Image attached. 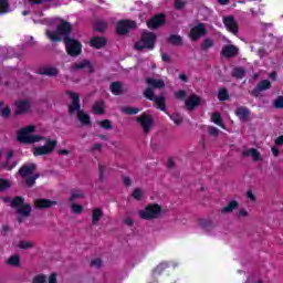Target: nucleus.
Here are the masks:
<instances>
[{"label":"nucleus","instance_id":"obj_1","mask_svg":"<svg viewBox=\"0 0 283 283\" xmlns=\"http://www.w3.org/2000/svg\"><path fill=\"white\" fill-rule=\"evenodd\" d=\"M36 128L34 126H25L18 133V142L24 143L25 145H34V143H40V140H45L43 146H38L34 148V156H50L54 149H56V145L59 142L56 139H50L45 136L41 135H32Z\"/></svg>","mask_w":283,"mask_h":283},{"label":"nucleus","instance_id":"obj_2","mask_svg":"<svg viewBox=\"0 0 283 283\" xmlns=\"http://www.w3.org/2000/svg\"><path fill=\"white\" fill-rule=\"evenodd\" d=\"M48 39H50V41H53V43H59L61 41H63V38L61 36H70V34H72V23L65 21V20H60V23L56 27L55 31H50L46 30L45 32Z\"/></svg>","mask_w":283,"mask_h":283},{"label":"nucleus","instance_id":"obj_3","mask_svg":"<svg viewBox=\"0 0 283 283\" xmlns=\"http://www.w3.org/2000/svg\"><path fill=\"white\" fill-rule=\"evenodd\" d=\"M24 202L25 198L17 196L11 200V207L12 209H15L18 216H21L22 218H30V214L32 213V206Z\"/></svg>","mask_w":283,"mask_h":283},{"label":"nucleus","instance_id":"obj_4","mask_svg":"<svg viewBox=\"0 0 283 283\" xmlns=\"http://www.w3.org/2000/svg\"><path fill=\"white\" fill-rule=\"evenodd\" d=\"M156 48V33L144 32L142 39L135 43V50L142 52V50H154Z\"/></svg>","mask_w":283,"mask_h":283},{"label":"nucleus","instance_id":"obj_5","mask_svg":"<svg viewBox=\"0 0 283 283\" xmlns=\"http://www.w3.org/2000/svg\"><path fill=\"white\" fill-rule=\"evenodd\" d=\"M161 213L163 207L158 203H151L146 206L144 210L139 211V218H142V220H156L160 218Z\"/></svg>","mask_w":283,"mask_h":283},{"label":"nucleus","instance_id":"obj_6","mask_svg":"<svg viewBox=\"0 0 283 283\" xmlns=\"http://www.w3.org/2000/svg\"><path fill=\"white\" fill-rule=\"evenodd\" d=\"M63 41L66 54H69V56H80V54H82L83 44L78 40L73 39L71 36H65L63 38Z\"/></svg>","mask_w":283,"mask_h":283},{"label":"nucleus","instance_id":"obj_7","mask_svg":"<svg viewBox=\"0 0 283 283\" xmlns=\"http://www.w3.org/2000/svg\"><path fill=\"white\" fill-rule=\"evenodd\" d=\"M136 28H138V24L134 20H119L116 25V33L119 34V36H125V34H129V32L136 30Z\"/></svg>","mask_w":283,"mask_h":283},{"label":"nucleus","instance_id":"obj_8","mask_svg":"<svg viewBox=\"0 0 283 283\" xmlns=\"http://www.w3.org/2000/svg\"><path fill=\"white\" fill-rule=\"evenodd\" d=\"M136 123L140 125L145 134H148L151 132V127H154V117L149 114L143 113L136 117Z\"/></svg>","mask_w":283,"mask_h":283},{"label":"nucleus","instance_id":"obj_9","mask_svg":"<svg viewBox=\"0 0 283 283\" xmlns=\"http://www.w3.org/2000/svg\"><path fill=\"white\" fill-rule=\"evenodd\" d=\"M165 23H167V15L165 13H157L147 21V28L149 30H158V28H163Z\"/></svg>","mask_w":283,"mask_h":283},{"label":"nucleus","instance_id":"obj_10","mask_svg":"<svg viewBox=\"0 0 283 283\" xmlns=\"http://www.w3.org/2000/svg\"><path fill=\"white\" fill-rule=\"evenodd\" d=\"M223 25L228 30V32H231V34H234V36L240 32V24L238 21H235V17L233 15H226L222 18Z\"/></svg>","mask_w":283,"mask_h":283},{"label":"nucleus","instance_id":"obj_11","mask_svg":"<svg viewBox=\"0 0 283 283\" xmlns=\"http://www.w3.org/2000/svg\"><path fill=\"white\" fill-rule=\"evenodd\" d=\"M66 96H70V98L72 99L71 105H69L70 114H76V112L78 114V112H83V109H81V97L78 96V94L72 91H66Z\"/></svg>","mask_w":283,"mask_h":283},{"label":"nucleus","instance_id":"obj_12","mask_svg":"<svg viewBox=\"0 0 283 283\" xmlns=\"http://www.w3.org/2000/svg\"><path fill=\"white\" fill-rule=\"evenodd\" d=\"M205 34H207V27L205 23H199L190 30L191 41H198V39H200V36H205Z\"/></svg>","mask_w":283,"mask_h":283},{"label":"nucleus","instance_id":"obj_13","mask_svg":"<svg viewBox=\"0 0 283 283\" xmlns=\"http://www.w3.org/2000/svg\"><path fill=\"white\" fill-rule=\"evenodd\" d=\"M266 90H271V81L262 80L256 84V86L251 91V96L254 98L260 97L261 92H266Z\"/></svg>","mask_w":283,"mask_h":283},{"label":"nucleus","instance_id":"obj_14","mask_svg":"<svg viewBox=\"0 0 283 283\" xmlns=\"http://www.w3.org/2000/svg\"><path fill=\"white\" fill-rule=\"evenodd\" d=\"M87 67L88 74H93L94 66H92V62L90 60H83L82 62L74 63L71 65V72H78V70H85Z\"/></svg>","mask_w":283,"mask_h":283},{"label":"nucleus","instance_id":"obj_15","mask_svg":"<svg viewBox=\"0 0 283 283\" xmlns=\"http://www.w3.org/2000/svg\"><path fill=\"white\" fill-rule=\"evenodd\" d=\"M202 103V98L196 94H191L189 98L185 102V105L189 112H193Z\"/></svg>","mask_w":283,"mask_h":283},{"label":"nucleus","instance_id":"obj_16","mask_svg":"<svg viewBox=\"0 0 283 283\" xmlns=\"http://www.w3.org/2000/svg\"><path fill=\"white\" fill-rule=\"evenodd\" d=\"M239 49L233 44L224 45L221 50V55L226 59H233V56H238Z\"/></svg>","mask_w":283,"mask_h":283},{"label":"nucleus","instance_id":"obj_17","mask_svg":"<svg viewBox=\"0 0 283 283\" xmlns=\"http://www.w3.org/2000/svg\"><path fill=\"white\" fill-rule=\"evenodd\" d=\"M91 48L94 50H103L107 45V39L105 36H93L90 41Z\"/></svg>","mask_w":283,"mask_h":283},{"label":"nucleus","instance_id":"obj_18","mask_svg":"<svg viewBox=\"0 0 283 283\" xmlns=\"http://www.w3.org/2000/svg\"><path fill=\"white\" fill-rule=\"evenodd\" d=\"M34 171H36V164H30V165H22L18 174L22 178H28V176H32Z\"/></svg>","mask_w":283,"mask_h":283},{"label":"nucleus","instance_id":"obj_19","mask_svg":"<svg viewBox=\"0 0 283 283\" xmlns=\"http://www.w3.org/2000/svg\"><path fill=\"white\" fill-rule=\"evenodd\" d=\"M54 205H56V201L50 199L40 198L34 200L35 209H50Z\"/></svg>","mask_w":283,"mask_h":283},{"label":"nucleus","instance_id":"obj_20","mask_svg":"<svg viewBox=\"0 0 283 283\" xmlns=\"http://www.w3.org/2000/svg\"><path fill=\"white\" fill-rule=\"evenodd\" d=\"M17 109H15V115L19 116L21 114H28V112H30L31 109V105L30 102L27 99L23 101H19L17 102Z\"/></svg>","mask_w":283,"mask_h":283},{"label":"nucleus","instance_id":"obj_21","mask_svg":"<svg viewBox=\"0 0 283 283\" xmlns=\"http://www.w3.org/2000/svg\"><path fill=\"white\" fill-rule=\"evenodd\" d=\"M38 74L41 76H59V69L54 66H42L38 70Z\"/></svg>","mask_w":283,"mask_h":283},{"label":"nucleus","instance_id":"obj_22","mask_svg":"<svg viewBox=\"0 0 283 283\" xmlns=\"http://www.w3.org/2000/svg\"><path fill=\"white\" fill-rule=\"evenodd\" d=\"M146 83L148 87H150L151 90H164L166 85L165 80H156L154 77H146Z\"/></svg>","mask_w":283,"mask_h":283},{"label":"nucleus","instance_id":"obj_23","mask_svg":"<svg viewBox=\"0 0 283 283\" xmlns=\"http://www.w3.org/2000/svg\"><path fill=\"white\" fill-rule=\"evenodd\" d=\"M235 116H238L240 120L247 122L251 116V111L247 106H240L235 109Z\"/></svg>","mask_w":283,"mask_h":283},{"label":"nucleus","instance_id":"obj_24","mask_svg":"<svg viewBox=\"0 0 283 283\" xmlns=\"http://www.w3.org/2000/svg\"><path fill=\"white\" fill-rule=\"evenodd\" d=\"M77 118L84 127H92V117L85 113V111H80L77 113Z\"/></svg>","mask_w":283,"mask_h":283},{"label":"nucleus","instance_id":"obj_25","mask_svg":"<svg viewBox=\"0 0 283 283\" xmlns=\"http://www.w3.org/2000/svg\"><path fill=\"white\" fill-rule=\"evenodd\" d=\"M93 114L101 116L105 114V102L103 99L97 101L92 106Z\"/></svg>","mask_w":283,"mask_h":283},{"label":"nucleus","instance_id":"obj_26","mask_svg":"<svg viewBox=\"0 0 283 283\" xmlns=\"http://www.w3.org/2000/svg\"><path fill=\"white\" fill-rule=\"evenodd\" d=\"M242 156L243 158H249V156H251V158H253L255 163L260 161V158H261L260 151H258V149L255 148L243 150Z\"/></svg>","mask_w":283,"mask_h":283},{"label":"nucleus","instance_id":"obj_27","mask_svg":"<svg viewBox=\"0 0 283 283\" xmlns=\"http://www.w3.org/2000/svg\"><path fill=\"white\" fill-rule=\"evenodd\" d=\"M231 76H232V78L242 81V78H244V76H247V70L242 66H235L232 70Z\"/></svg>","mask_w":283,"mask_h":283},{"label":"nucleus","instance_id":"obj_28","mask_svg":"<svg viewBox=\"0 0 283 283\" xmlns=\"http://www.w3.org/2000/svg\"><path fill=\"white\" fill-rule=\"evenodd\" d=\"M109 91L112 94H114V96H120V94H123V82H112Z\"/></svg>","mask_w":283,"mask_h":283},{"label":"nucleus","instance_id":"obj_29","mask_svg":"<svg viewBox=\"0 0 283 283\" xmlns=\"http://www.w3.org/2000/svg\"><path fill=\"white\" fill-rule=\"evenodd\" d=\"M170 264L167 261H164L159 263L154 270H153V275L158 276L163 275L166 269H169Z\"/></svg>","mask_w":283,"mask_h":283},{"label":"nucleus","instance_id":"obj_30","mask_svg":"<svg viewBox=\"0 0 283 283\" xmlns=\"http://www.w3.org/2000/svg\"><path fill=\"white\" fill-rule=\"evenodd\" d=\"M104 212L102 208H95L92 211V224H98L101 222V218H103Z\"/></svg>","mask_w":283,"mask_h":283},{"label":"nucleus","instance_id":"obj_31","mask_svg":"<svg viewBox=\"0 0 283 283\" xmlns=\"http://www.w3.org/2000/svg\"><path fill=\"white\" fill-rule=\"evenodd\" d=\"M154 101L157 109H160L161 112H167V98L165 96L155 97Z\"/></svg>","mask_w":283,"mask_h":283},{"label":"nucleus","instance_id":"obj_32","mask_svg":"<svg viewBox=\"0 0 283 283\" xmlns=\"http://www.w3.org/2000/svg\"><path fill=\"white\" fill-rule=\"evenodd\" d=\"M167 43L169 45L180 46V45H182V36L178 35V34H170V36L167 38Z\"/></svg>","mask_w":283,"mask_h":283},{"label":"nucleus","instance_id":"obj_33","mask_svg":"<svg viewBox=\"0 0 283 283\" xmlns=\"http://www.w3.org/2000/svg\"><path fill=\"white\" fill-rule=\"evenodd\" d=\"M240 207V203L235 200H231L226 207L221 209V213H231L232 211H235Z\"/></svg>","mask_w":283,"mask_h":283},{"label":"nucleus","instance_id":"obj_34","mask_svg":"<svg viewBox=\"0 0 283 283\" xmlns=\"http://www.w3.org/2000/svg\"><path fill=\"white\" fill-rule=\"evenodd\" d=\"M93 29L95 30V32H105V30H107V22L98 19L94 22Z\"/></svg>","mask_w":283,"mask_h":283},{"label":"nucleus","instance_id":"obj_35","mask_svg":"<svg viewBox=\"0 0 283 283\" xmlns=\"http://www.w3.org/2000/svg\"><path fill=\"white\" fill-rule=\"evenodd\" d=\"M7 264H9V266H21V256L19 254L10 256Z\"/></svg>","mask_w":283,"mask_h":283},{"label":"nucleus","instance_id":"obj_36","mask_svg":"<svg viewBox=\"0 0 283 283\" xmlns=\"http://www.w3.org/2000/svg\"><path fill=\"white\" fill-rule=\"evenodd\" d=\"M138 112H140L138 107L126 106L122 108V114H126L127 116H136Z\"/></svg>","mask_w":283,"mask_h":283},{"label":"nucleus","instance_id":"obj_37","mask_svg":"<svg viewBox=\"0 0 283 283\" xmlns=\"http://www.w3.org/2000/svg\"><path fill=\"white\" fill-rule=\"evenodd\" d=\"M211 120L214 123V125L224 128V122L222 120V115L220 113H213L211 115Z\"/></svg>","mask_w":283,"mask_h":283},{"label":"nucleus","instance_id":"obj_38","mask_svg":"<svg viewBox=\"0 0 283 283\" xmlns=\"http://www.w3.org/2000/svg\"><path fill=\"white\" fill-rule=\"evenodd\" d=\"M218 99L221 102L229 101V91L226 87L219 88Z\"/></svg>","mask_w":283,"mask_h":283},{"label":"nucleus","instance_id":"obj_39","mask_svg":"<svg viewBox=\"0 0 283 283\" xmlns=\"http://www.w3.org/2000/svg\"><path fill=\"white\" fill-rule=\"evenodd\" d=\"M10 12V3L8 0H0V14H8Z\"/></svg>","mask_w":283,"mask_h":283},{"label":"nucleus","instance_id":"obj_40","mask_svg":"<svg viewBox=\"0 0 283 283\" xmlns=\"http://www.w3.org/2000/svg\"><path fill=\"white\" fill-rule=\"evenodd\" d=\"M18 247L19 249H22V250L34 249V242L22 240L19 242Z\"/></svg>","mask_w":283,"mask_h":283},{"label":"nucleus","instance_id":"obj_41","mask_svg":"<svg viewBox=\"0 0 283 283\" xmlns=\"http://www.w3.org/2000/svg\"><path fill=\"white\" fill-rule=\"evenodd\" d=\"M144 96H145V98H147V101H155L156 99V95L154 93V88H150V86H148L144 91Z\"/></svg>","mask_w":283,"mask_h":283},{"label":"nucleus","instance_id":"obj_42","mask_svg":"<svg viewBox=\"0 0 283 283\" xmlns=\"http://www.w3.org/2000/svg\"><path fill=\"white\" fill-rule=\"evenodd\" d=\"M10 187H12L10 180L0 178V193L7 189H10Z\"/></svg>","mask_w":283,"mask_h":283},{"label":"nucleus","instance_id":"obj_43","mask_svg":"<svg viewBox=\"0 0 283 283\" xmlns=\"http://www.w3.org/2000/svg\"><path fill=\"white\" fill-rule=\"evenodd\" d=\"M213 45V41L211 39H205L203 42L201 43V50L202 52H207V50L211 49Z\"/></svg>","mask_w":283,"mask_h":283},{"label":"nucleus","instance_id":"obj_44","mask_svg":"<svg viewBox=\"0 0 283 283\" xmlns=\"http://www.w3.org/2000/svg\"><path fill=\"white\" fill-rule=\"evenodd\" d=\"M38 178H39V174L28 177L25 180L27 187L31 188L33 185H36Z\"/></svg>","mask_w":283,"mask_h":283},{"label":"nucleus","instance_id":"obj_45","mask_svg":"<svg viewBox=\"0 0 283 283\" xmlns=\"http://www.w3.org/2000/svg\"><path fill=\"white\" fill-rule=\"evenodd\" d=\"M199 224L202 229H211L213 227V222L209 219H200Z\"/></svg>","mask_w":283,"mask_h":283},{"label":"nucleus","instance_id":"obj_46","mask_svg":"<svg viewBox=\"0 0 283 283\" xmlns=\"http://www.w3.org/2000/svg\"><path fill=\"white\" fill-rule=\"evenodd\" d=\"M97 125H99V127H102V129H112V120H109V119L98 120Z\"/></svg>","mask_w":283,"mask_h":283},{"label":"nucleus","instance_id":"obj_47","mask_svg":"<svg viewBox=\"0 0 283 283\" xmlns=\"http://www.w3.org/2000/svg\"><path fill=\"white\" fill-rule=\"evenodd\" d=\"M71 210L73 211V213H75L76 216H81V213H83V206L78 205V203H72L71 205Z\"/></svg>","mask_w":283,"mask_h":283},{"label":"nucleus","instance_id":"obj_48","mask_svg":"<svg viewBox=\"0 0 283 283\" xmlns=\"http://www.w3.org/2000/svg\"><path fill=\"white\" fill-rule=\"evenodd\" d=\"M76 198H85V193H83V191L77 190L75 192L71 193V197L69 198L70 202H74V200H76Z\"/></svg>","mask_w":283,"mask_h":283},{"label":"nucleus","instance_id":"obj_49","mask_svg":"<svg viewBox=\"0 0 283 283\" xmlns=\"http://www.w3.org/2000/svg\"><path fill=\"white\" fill-rule=\"evenodd\" d=\"M273 106L275 107V109H283V96L282 95L277 96L274 99Z\"/></svg>","mask_w":283,"mask_h":283},{"label":"nucleus","instance_id":"obj_50","mask_svg":"<svg viewBox=\"0 0 283 283\" xmlns=\"http://www.w3.org/2000/svg\"><path fill=\"white\" fill-rule=\"evenodd\" d=\"M175 98H177V101H185L187 98V91L185 90H179L175 93Z\"/></svg>","mask_w":283,"mask_h":283},{"label":"nucleus","instance_id":"obj_51","mask_svg":"<svg viewBox=\"0 0 283 283\" xmlns=\"http://www.w3.org/2000/svg\"><path fill=\"white\" fill-rule=\"evenodd\" d=\"M132 196L135 200L140 201L143 200V190H140V188H135Z\"/></svg>","mask_w":283,"mask_h":283},{"label":"nucleus","instance_id":"obj_52","mask_svg":"<svg viewBox=\"0 0 283 283\" xmlns=\"http://www.w3.org/2000/svg\"><path fill=\"white\" fill-rule=\"evenodd\" d=\"M17 165H19V161H12V164H8V163H3L1 164L2 169H6L7 171H12V169H14V167H17Z\"/></svg>","mask_w":283,"mask_h":283},{"label":"nucleus","instance_id":"obj_53","mask_svg":"<svg viewBox=\"0 0 283 283\" xmlns=\"http://www.w3.org/2000/svg\"><path fill=\"white\" fill-rule=\"evenodd\" d=\"M170 119L175 123V125H182V116L180 114L170 115Z\"/></svg>","mask_w":283,"mask_h":283},{"label":"nucleus","instance_id":"obj_54","mask_svg":"<svg viewBox=\"0 0 283 283\" xmlns=\"http://www.w3.org/2000/svg\"><path fill=\"white\" fill-rule=\"evenodd\" d=\"M185 6H187V1L185 0H175L174 7L175 10H182L185 8Z\"/></svg>","mask_w":283,"mask_h":283},{"label":"nucleus","instance_id":"obj_55","mask_svg":"<svg viewBox=\"0 0 283 283\" xmlns=\"http://www.w3.org/2000/svg\"><path fill=\"white\" fill-rule=\"evenodd\" d=\"M105 166L98 164V176H99V181L104 182L105 181Z\"/></svg>","mask_w":283,"mask_h":283},{"label":"nucleus","instance_id":"obj_56","mask_svg":"<svg viewBox=\"0 0 283 283\" xmlns=\"http://www.w3.org/2000/svg\"><path fill=\"white\" fill-rule=\"evenodd\" d=\"M0 114L2 118H10V114H12V109H10V106H7L0 111Z\"/></svg>","mask_w":283,"mask_h":283},{"label":"nucleus","instance_id":"obj_57","mask_svg":"<svg viewBox=\"0 0 283 283\" xmlns=\"http://www.w3.org/2000/svg\"><path fill=\"white\" fill-rule=\"evenodd\" d=\"M45 282H48V277L43 274L36 275L33 279V283H45Z\"/></svg>","mask_w":283,"mask_h":283},{"label":"nucleus","instance_id":"obj_58","mask_svg":"<svg viewBox=\"0 0 283 283\" xmlns=\"http://www.w3.org/2000/svg\"><path fill=\"white\" fill-rule=\"evenodd\" d=\"M208 134L210 136H218L220 134V129H218V127H216V126H210L208 128Z\"/></svg>","mask_w":283,"mask_h":283},{"label":"nucleus","instance_id":"obj_59","mask_svg":"<svg viewBox=\"0 0 283 283\" xmlns=\"http://www.w3.org/2000/svg\"><path fill=\"white\" fill-rule=\"evenodd\" d=\"M91 266H95L96 269H101L103 266V261L101 259H95L91 261Z\"/></svg>","mask_w":283,"mask_h":283},{"label":"nucleus","instance_id":"obj_60","mask_svg":"<svg viewBox=\"0 0 283 283\" xmlns=\"http://www.w3.org/2000/svg\"><path fill=\"white\" fill-rule=\"evenodd\" d=\"M274 145H275L276 147H282V145H283V135H280L279 137H276V138L274 139Z\"/></svg>","mask_w":283,"mask_h":283},{"label":"nucleus","instance_id":"obj_61","mask_svg":"<svg viewBox=\"0 0 283 283\" xmlns=\"http://www.w3.org/2000/svg\"><path fill=\"white\" fill-rule=\"evenodd\" d=\"M123 182H124L125 187H132V179L129 177L124 176Z\"/></svg>","mask_w":283,"mask_h":283},{"label":"nucleus","instance_id":"obj_62","mask_svg":"<svg viewBox=\"0 0 283 283\" xmlns=\"http://www.w3.org/2000/svg\"><path fill=\"white\" fill-rule=\"evenodd\" d=\"M247 216H249V212L247 211V209L239 210L238 212L239 218H247Z\"/></svg>","mask_w":283,"mask_h":283},{"label":"nucleus","instance_id":"obj_63","mask_svg":"<svg viewBox=\"0 0 283 283\" xmlns=\"http://www.w3.org/2000/svg\"><path fill=\"white\" fill-rule=\"evenodd\" d=\"M247 197L249 198V200H251V202H255V195H253V191L248 190Z\"/></svg>","mask_w":283,"mask_h":283},{"label":"nucleus","instance_id":"obj_64","mask_svg":"<svg viewBox=\"0 0 283 283\" xmlns=\"http://www.w3.org/2000/svg\"><path fill=\"white\" fill-rule=\"evenodd\" d=\"M49 283H57L56 273H52V274L49 276Z\"/></svg>","mask_w":283,"mask_h":283}]
</instances>
